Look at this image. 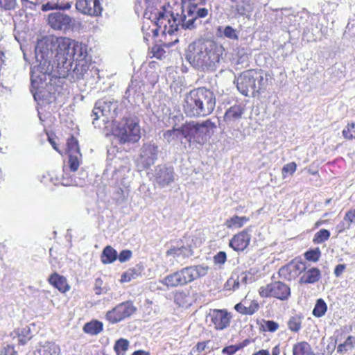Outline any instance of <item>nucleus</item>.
Listing matches in <instances>:
<instances>
[{"instance_id": "f257e3e1", "label": "nucleus", "mask_w": 355, "mask_h": 355, "mask_svg": "<svg viewBox=\"0 0 355 355\" xmlns=\"http://www.w3.org/2000/svg\"><path fill=\"white\" fill-rule=\"evenodd\" d=\"M185 58L198 69L214 71L224 61L225 49L213 40H198L188 46Z\"/></svg>"}, {"instance_id": "f03ea898", "label": "nucleus", "mask_w": 355, "mask_h": 355, "mask_svg": "<svg viewBox=\"0 0 355 355\" xmlns=\"http://www.w3.org/2000/svg\"><path fill=\"white\" fill-rule=\"evenodd\" d=\"M53 46L56 48L55 58L60 77H64L67 74L74 62L89 60L87 46L81 42L71 40L67 37H58Z\"/></svg>"}, {"instance_id": "7ed1b4c3", "label": "nucleus", "mask_w": 355, "mask_h": 355, "mask_svg": "<svg viewBox=\"0 0 355 355\" xmlns=\"http://www.w3.org/2000/svg\"><path fill=\"white\" fill-rule=\"evenodd\" d=\"M211 16V6L207 7L203 2L189 0L186 8L182 10V15L175 26H181L184 29L194 30L204 24V19Z\"/></svg>"}, {"instance_id": "20e7f679", "label": "nucleus", "mask_w": 355, "mask_h": 355, "mask_svg": "<svg viewBox=\"0 0 355 355\" xmlns=\"http://www.w3.org/2000/svg\"><path fill=\"white\" fill-rule=\"evenodd\" d=\"M209 267L203 264L182 268L164 277L159 282L168 288L184 286L207 275Z\"/></svg>"}, {"instance_id": "39448f33", "label": "nucleus", "mask_w": 355, "mask_h": 355, "mask_svg": "<svg viewBox=\"0 0 355 355\" xmlns=\"http://www.w3.org/2000/svg\"><path fill=\"white\" fill-rule=\"evenodd\" d=\"M112 133L120 144L135 143L141 138V128L137 117H123L113 125Z\"/></svg>"}, {"instance_id": "423d86ee", "label": "nucleus", "mask_w": 355, "mask_h": 355, "mask_svg": "<svg viewBox=\"0 0 355 355\" xmlns=\"http://www.w3.org/2000/svg\"><path fill=\"white\" fill-rule=\"evenodd\" d=\"M267 78L263 73L255 70H248L243 72L236 79L238 90L244 96L259 93L267 85Z\"/></svg>"}, {"instance_id": "0eeeda50", "label": "nucleus", "mask_w": 355, "mask_h": 355, "mask_svg": "<svg viewBox=\"0 0 355 355\" xmlns=\"http://www.w3.org/2000/svg\"><path fill=\"white\" fill-rule=\"evenodd\" d=\"M215 128L214 123L209 119L200 123L194 121L188 122L181 126L182 137L189 142L193 141L202 144L209 137L211 132Z\"/></svg>"}, {"instance_id": "6e6552de", "label": "nucleus", "mask_w": 355, "mask_h": 355, "mask_svg": "<svg viewBox=\"0 0 355 355\" xmlns=\"http://www.w3.org/2000/svg\"><path fill=\"white\" fill-rule=\"evenodd\" d=\"M117 101L101 99L96 102L91 117L95 128H102L110 120L116 116Z\"/></svg>"}, {"instance_id": "1a4fd4ad", "label": "nucleus", "mask_w": 355, "mask_h": 355, "mask_svg": "<svg viewBox=\"0 0 355 355\" xmlns=\"http://www.w3.org/2000/svg\"><path fill=\"white\" fill-rule=\"evenodd\" d=\"M41 55L40 63L34 66L31 70V80L33 87H38L40 84L46 80V76H50L53 71V65L49 60V52L40 49L39 46L36 47V58L38 60L39 52Z\"/></svg>"}, {"instance_id": "9d476101", "label": "nucleus", "mask_w": 355, "mask_h": 355, "mask_svg": "<svg viewBox=\"0 0 355 355\" xmlns=\"http://www.w3.org/2000/svg\"><path fill=\"white\" fill-rule=\"evenodd\" d=\"M259 293L261 297H275L284 301L290 297L291 288L286 284L277 281L261 286Z\"/></svg>"}, {"instance_id": "9b49d317", "label": "nucleus", "mask_w": 355, "mask_h": 355, "mask_svg": "<svg viewBox=\"0 0 355 355\" xmlns=\"http://www.w3.org/2000/svg\"><path fill=\"white\" fill-rule=\"evenodd\" d=\"M136 307L132 302H122L106 313V319L112 324L117 323L130 317L135 311Z\"/></svg>"}, {"instance_id": "f8f14e48", "label": "nucleus", "mask_w": 355, "mask_h": 355, "mask_svg": "<svg viewBox=\"0 0 355 355\" xmlns=\"http://www.w3.org/2000/svg\"><path fill=\"white\" fill-rule=\"evenodd\" d=\"M197 95L200 105V116H206L214 111L216 107V96L212 91L205 87L197 88Z\"/></svg>"}, {"instance_id": "ddd939ff", "label": "nucleus", "mask_w": 355, "mask_h": 355, "mask_svg": "<svg viewBox=\"0 0 355 355\" xmlns=\"http://www.w3.org/2000/svg\"><path fill=\"white\" fill-rule=\"evenodd\" d=\"M171 17L173 19V22L166 13L163 12H157L155 13V19L157 28L152 30L155 37L158 36L159 31H162L163 34H172L175 30H177L178 26H175L177 19L172 15Z\"/></svg>"}, {"instance_id": "4468645a", "label": "nucleus", "mask_w": 355, "mask_h": 355, "mask_svg": "<svg viewBox=\"0 0 355 355\" xmlns=\"http://www.w3.org/2000/svg\"><path fill=\"white\" fill-rule=\"evenodd\" d=\"M208 317L216 330L227 329L230 326L232 318V313L226 309L210 310Z\"/></svg>"}, {"instance_id": "2eb2a0df", "label": "nucleus", "mask_w": 355, "mask_h": 355, "mask_svg": "<svg viewBox=\"0 0 355 355\" xmlns=\"http://www.w3.org/2000/svg\"><path fill=\"white\" fill-rule=\"evenodd\" d=\"M198 96L197 89H194L187 93L183 101V110L187 116L201 117L200 116V105L198 104Z\"/></svg>"}, {"instance_id": "dca6fc26", "label": "nucleus", "mask_w": 355, "mask_h": 355, "mask_svg": "<svg viewBox=\"0 0 355 355\" xmlns=\"http://www.w3.org/2000/svg\"><path fill=\"white\" fill-rule=\"evenodd\" d=\"M158 146L154 142L143 144L140 150L139 162L143 167L147 168L155 164L158 155Z\"/></svg>"}, {"instance_id": "f3484780", "label": "nucleus", "mask_w": 355, "mask_h": 355, "mask_svg": "<svg viewBox=\"0 0 355 355\" xmlns=\"http://www.w3.org/2000/svg\"><path fill=\"white\" fill-rule=\"evenodd\" d=\"M71 18L67 14L56 11L48 16V24L54 30L66 31L69 28Z\"/></svg>"}, {"instance_id": "a211bd4d", "label": "nucleus", "mask_w": 355, "mask_h": 355, "mask_svg": "<svg viewBox=\"0 0 355 355\" xmlns=\"http://www.w3.org/2000/svg\"><path fill=\"white\" fill-rule=\"evenodd\" d=\"M155 180L160 187H165L175 180V173L172 167L158 166L155 172Z\"/></svg>"}, {"instance_id": "6ab92c4d", "label": "nucleus", "mask_w": 355, "mask_h": 355, "mask_svg": "<svg viewBox=\"0 0 355 355\" xmlns=\"http://www.w3.org/2000/svg\"><path fill=\"white\" fill-rule=\"evenodd\" d=\"M76 7L82 13L91 16H98L103 10L100 0H79Z\"/></svg>"}, {"instance_id": "aec40b11", "label": "nucleus", "mask_w": 355, "mask_h": 355, "mask_svg": "<svg viewBox=\"0 0 355 355\" xmlns=\"http://www.w3.org/2000/svg\"><path fill=\"white\" fill-rule=\"evenodd\" d=\"M250 227L234 235L230 241V246L236 252L243 251L249 245L251 236Z\"/></svg>"}, {"instance_id": "412c9836", "label": "nucleus", "mask_w": 355, "mask_h": 355, "mask_svg": "<svg viewBox=\"0 0 355 355\" xmlns=\"http://www.w3.org/2000/svg\"><path fill=\"white\" fill-rule=\"evenodd\" d=\"M305 269V266L302 262L292 261L287 266L281 268L279 272L280 276L290 280L295 278Z\"/></svg>"}, {"instance_id": "4be33fe9", "label": "nucleus", "mask_w": 355, "mask_h": 355, "mask_svg": "<svg viewBox=\"0 0 355 355\" xmlns=\"http://www.w3.org/2000/svg\"><path fill=\"white\" fill-rule=\"evenodd\" d=\"M73 64H75L74 67L73 68L72 66L64 78L71 76L74 80L84 78L85 74L87 73L90 66L89 60H80V62H74Z\"/></svg>"}, {"instance_id": "5701e85b", "label": "nucleus", "mask_w": 355, "mask_h": 355, "mask_svg": "<svg viewBox=\"0 0 355 355\" xmlns=\"http://www.w3.org/2000/svg\"><path fill=\"white\" fill-rule=\"evenodd\" d=\"M232 10L238 16H248L254 10L251 0H232Z\"/></svg>"}, {"instance_id": "b1692460", "label": "nucleus", "mask_w": 355, "mask_h": 355, "mask_svg": "<svg viewBox=\"0 0 355 355\" xmlns=\"http://www.w3.org/2000/svg\"><path fill=\"white\" fill-rule=\"evenodd\" d=\"M244 112L243 105H234L226 110L224 121L227 125H233L242 118Z\"/></svg>"}, {"instance_id": "393cba45", "label": "nucleus", "mask_w": 355, "mask_h": 355, "mask_svg": "<svg viewBox=\"0 0 355 355\" xmlns=\"http://www.w3.org/2000/svg\"><path fill=\"white\" fill-rule=\"evenodd\" d=\"M166 254L173 257L178 262H180L193 256V251L190 245L174 247L168 250Z\"/></svg>"}, {"instance_id": "a878e982", "label": "nucleus", "mask_w": 355, "mask_h": 355, "mask_svg": "<svg viewBox=\"0 0 355 355\" xmlns=\"http://www.w3.org/2000/svg\"><path fill=\"white\" fill-rule=\"evenodd\" d=\"M282 14V23L286 26H293L295 28L299 26V19L300 17L293 13L291 8H283L281 9Z\"/></svg>"}, {"instance_id": "bb28decb", "label": "nucleus", "mask_w": 355, "mask_h": 355, "mask_svg": "<svg viewBox=\"0 0 355 355\" xmlns=\"http://www.w3.org/2000/svg\"><path fill=\"white\" fill-rule=\"evenodd\" d=\"M10 336L13 339H17L19 345H25L32 338L31 328L28 326L18 328L14 330Z\"/></svg>"}, {"instance_id": "cd10ccee", "label": "nucleus", "mask_w": 355, "mask_h": 355, "mask_svg": "<svg viewBox=\"0 0 355 355\" xmlns=\"http://www.w3.org/2000/svg\"><path fill=\"white\" fill-rule=\"evenodd\" d=\"M48 280L51 285H53L61 293H65L70 288L69 284H67V279L56 272L52 274Z\"/></svg>"}, {"instance_id": "c85d7f7f", "label": "nucleus", "mask_w": 355, "mask_h": 355, "mask_svg": "<svg viewBox=\"0 0 355 355\" xmlns=\"http://www.w3.org/2000/svg\"><path fill=\"white\" fill-rule=\"evenodd\" d=\"M321 277L320 270L317 268H311L305 271L300 277L301 284H313L317 282Z\"/></svg>"}, {"instance_id": "c756f323", "label": "nucleus", "mask_w": 355, "mask_h": 355, "mask_svg": "<svg viewBox=\"0 0 355 355\" xmlns=\"http://www.w3.org/2000/svg\"><path fill=\"white\" fill-rule=\"evenodd\" d=\"M79 174L80 175V177H78L76 175H74L73 178H69L63 176L62 184L64 186H83L85 183V180L87 178V173L84 171H81Z\"/></svg>"}, {"instance_id": "7c9ffc66", "label": "nucleus", "mask_w": 355, "mask_h": 355, "mask_svg": "<svg viewBox=\"0 0 355 355\" xmlns=\"http://www.w3.org/2000/svg\"><path fill=\"white\" fill-rule=\"evenodd\" d=\"M40 355H59L60 348L53 343L45 342L38 349Z\"/></svg>"}, {"instance_id": "2f4dec72", "label": "nucleus", "mask_w": 355, "mask_h": 355, "mask_svg": "<svg viewBox=\"0 0 355 355\" xmlns=\"http://www.w3.org/2000/svg\"><path fill=\"white\" fill-rule=\"evenodd\" d=\"M248 221L249 218L246 216H233L225 222V225L229 229L241 228Z\"/></svg>"}, {"instance_id": "473e14b6", "label": "nucleus", "mask_w": 355, "mask_h": 355, "mask_svg": "<svg viewBox=\"0 0 355 355\" xmlns=\"http://www.w3.org/2000/svg\"><path fill=\"white\" fill-rule=\"evenodd\" d=\"M234 309L241 314L252 315L259 309V304L254 301L250 302L248 306L239 303L235 305Z\"/></svg>"}, {"instance_id": "72a5a7b5", "label": "nucleus", "mask_w": 355, "mask_h": 355, "mask_svg": "<svg viewBox=\"0 0 355 355\" xmlns=\"http://www.w3.org/2000/svg\"><path fill=\"white\" fill-rule=\"evenodd\" d=\"M103 324L98 320L87 322L83 327V331L89 335H97L103 331Z\"/></svg>"}, {"instance_id": "f704fd0d", "label": "nucleus", "mask_w": 355, "mask_h": 355, "mask_svg": "<svg viewBox=\"0 0 355 355\" xmlns=\"http://www.w3.org/2000/svg\"><path fill=\"white\" fill-rule=\"evenodd\" d=\"M293 355H313L310 345L306 342H300L294 345L293 347Z\"/></svg>"}, {"instance_id": "c9c22d12", "label": "nucleus", "mask_w": 355, "mask_h": 355, "mask_svg": "<svg viewBox=\"0 0 355 355\" xmlns=\"http://www.w3.org/2000/svg\"><path fill=\"white\" fill-rule=\"evenodd\" d=\"M117 259V252L116 251L108 245L106 246L101 255V261L103 263L107 264L114 262Z\"/></svg>"}, {"instance_id": "e433bc0d", "label": "nucleus", "mask_w": 355, "mask_h": 355, "mask_svg": "<svg viewBox=\"0 0 355 355\" xmlns=\"http://www.w3.org/2000/svg\"><path fill=\"white\" fill-rule=\"evenodd\" d=\"M140 267H135L128 269L121 277V282H129L132 279L137 278L141 275Z\"/></svg>"}, {"instance_id": "4c0bfd02", "label": "nucleus", "mask_w": 355, "mask_h": 355, "mask_svg": "<svg viewBox=\"0 0 355 355\" xmlns=\"http://www.w3.org/2000/svg\"><path fill=\"white\" fill-rule=\"evenodd\" d=\"M180 136H182L181 127L166 130L163 135V138L167 143L171 144L178 140Z\"/></svg>"}, {"instance_id": "58836bf2", "label": "nucleus", "mask_w": 355, "mask_h": 355, "mask_svg": "<svg viewBox=\"0 0 355 355\" xmlns=\"http://www.w3.org/2000/svg\"><path fill=\"white\" fill-rule=\"evenodd\" d=\"M68 155L70 170L76 172L82 162V155L80 152H76V153L68 154Z\"/></svg>"}, {"instance_id": "ea45409f", "label": "nucleus", "mask_w": 355, "mask_h": 355, "mask_svg": "<svg viewBox=\"0 0 355 355\" xmlns=\"http://www.w3.org/2000/svg\"><path fill=\"white\" fill-rule=\"evenodd\" d=\"M218 31L222 33V35L230 40H237L239 39V32L230 26L225 27L219 26Z\"/></svg>"}, {"instance_id": "a19ab883", "label": "nucleus", "mask_w": 355, "mask_h": 355, "mask_svg": "<svg viewBox=\"0 0 355 355\" xmlns=\"http://www.w3.org/2000/svg\"><path fill=\"white\" fill-rule=\"evenodd\" d=\"M175 301L181 306L191 304V297L189 293L183 291L175 293Z\"/></svg>"}, {"instance_id": "79ce46f5", "label": "nucleus", "mask_w": 355, "mask_h": 355, "mask_svg": "<svg viewBox=\"0 0 355 355\" xmlns=\"http://www.w3.org/2000/svg\"><path fill=\"white\" fill-rule=\"evenodd\" d=\"M327 310V306L322 299H318L313 310V315L317 318L323 316Z\"/></svg>"}, {"instance_id": "37998d69", "label": "nucleus", "mask_w": 355, "mask_h": 355, "mask_svg": "<svg viewBox=\"0 0 355 355\" xmlns=\"http://www.w3.org/2000/svg\"><path fill=\"white\" fill-rule=\"evenodd\" d=\"M59 0H47V2L45 4H43L42 6V10L43 11H48L53 9H62L66 10L69 9L71 7L69 3L65 4L64 6H59Z\"/></svg>"}, {"instance_id": "c03bdc74", "label": "nucleus", "mask_w": 355, "mask_h": 355, "mask_svg": "<svg viewBox=\"0 0 355 355\" xmlns=\"http://www.w3.org/2000/svg\"><path fill=\"white\" fill-rule=\"evenodd\" d=\"M302 326V317L295 315L291 317L288 321V329L294 332H297L301 329Z\"/></svg>"}, {"instance_id": "a18cd8bd", "label": "nucleus", "mask_w": 355, "mask_h": 355, "mask_svg": "<svg viewBox=\"0 0 355 355\" xmlns=\"http://www.w3.org/2000/svg\"><path fill=\"white\" fill-rule=\"evenodd\" d=\"M330 237V232L327 230L321 229L318 232L315 233L313 242L315 243H322L324 241H327Z\"/></svg>"}, {"instance_id": "49530a36", "label": "nucleus", "mask_w": 355, "mask_h": 355, "mask_svg": "<svg viewBox=\"0 0 355 355\" xmlns=\"http://www.w3.org/2000/svg\"><path fill=\"white\" fill-rule=\"evenodd\" d=\"M67 146L68 154H73L76 153V152H80L78 140L73 137H71L68 139Z\"/></svg>"}, {"instance_id": "de8ad7c7", "label": "nucleus", "mask_w": 355, "mask_h": 355, "mask_svg": "<svg viewBox=\"0 0 355 355\" xmlns=\"http://www.w3.org/2000/svg\"><path fill=\"white\" fill-rule=\"evenodd\" d=\"M320 250L319 248H315L314 250H311L305 252L304 257L308 261L316 262L319 260L320 257Z\"/></svg>"}, {"instance_id": "09e8293b", "label": "nucleus", "mask_w": 355, "mask_h": 355, "mask_svg": "<svg viewBox=\"0 0 355 355\" xmlns=\"http://www.w3.org/2000/svg\"><path fill=\"white\" fill-rule=\"evenodd\" d=\"M279 324L273 320H263L261 328L263 331L275 332L279 329Z\"/></svg>"}, {"instance_id": "8fccbe9b", "label": "nucleus", "mask_w": 355, "mask_h": 355, "mask_svg": "<svg viewBox=\"0 0 355 355\" xmlns=\"http://www.w3.org/2000/svg\"><path fill=\"white\" fill-rule=\"evenodd\" d=\"M297 168V164L292 162L285 164L282 169V174L283 178H286L287 174L293 175Z\"/></svg>"}, {"instance_id": "3c124183", "label": "nucleus", "mask_w": 355, "mask_h": 355, "mask_svg": "<svg viewBox=\"0 0 355 355\" xmlns=\"http://www.w3.org/2000/svg\"><path fill=\"white\" fill-rule=\"evenodd\" d=\"M129 346V342L126 339L120 338L114 345V350L119 354L120 352H125Z\"/></svg>"}, {"instance_id": "603ef678", "label": "nucleus", "mask_w": 355, "mask_h": 355, "mask_svg": "<svg viewBox=\"0 0 355 355\" xmlns=\"http://www.w3.org/2000/svg\"><path fill=\"white\" fill-rule=\"evenodd\" d=\"M150 53L152 54V57L162 59L165 57L166 51L162 46L156 44L152 47Z\"/></svg>"}, {"instance_id": "864d4df0", "label": "nucleus", "mask_w": 355, "mask_h": 355, "mask_svg": "<svg viewBox=\"0 0 355 355\" xmlns=\"http://www.w3.org/2000/svg\"><path fill=\"white\" fill-rule=\"evenodd\" d=\"M343 135L345 139H355V123L349 124L343 130Z\"/></svg>"}, {"instance_id": "5fc2aeb1", "label": "nucleus", "mask_w": 355, "mask_h": 355, "mask_svg": "<svg viewBox=\"0 0 355 355\" xmlns=\"http://www.w3.org/2000/svg\"><path fill=\"white\" fill-rule=\"evenodd\" d=\"M209 341L199 342L197 345L191 349V355H200V353L204 352L207 348V345Z\"/></svg>"}, {"instance_id": "6e6d98bb", "label": "nucleus", "mask_w": 355, "mask_h": 355, "mask_svg": "<svg viewBox=\"0 0 355 355\" xmlns=\"http://www.w3.org/2000/svg\"><path fill=\"white\" fill-rule=\"evenodd\" d=\"M241 282L239 280V277H237L236 279H234L233 277H230L227 283H226V287L228 289L236 291L240 288Z\"/></svg>"}, {"instance_id": "4d7b16f0", "label": "nucleus", "mask_w": 355, "mask_h": 355, "mask_svg": "<svg viewBox=\"0 0 355 355\" xmlns=\"http://www.w3.org/2000/svg\"><path fill=\"white\" fill-rule=\"evenodd\" d=\"M16 5V0H0V8L3 10L14 9Z\"/></svg>"}, {"instance_id": "13d9d810", "label": "nucleus", "mask_w": 355, "mask_h": 355, "mask_svg": "<svg viewBox=\"0 0 355 355\" xmlns=\"http://www.w3.org/2000/svg\"><path fill=\"white\" fill-rule=\"evenodd\" d=\"M355 345V338L353 336H349L344 343L340 344L338 347V351H343V349L346 350V347L349 346L350 347H353Z\"/></svg>"}, {"instance_id": "bf43d9fd", "label": "nucleus", "mask_w": 355, "mask_h": 355, "mask_svg": "<svg viewBox=\"0 0 355 355\" xmlns=\"http://www.w3.org/2000/svg\"><path fill=\"white\" fill-rule=\"evenodd\" d=\"M344 218L350 226L355 225V209L347 211Z\"/></svg>"}, {"instance_id": "052dcab7", "label": "nucleus", "mask_w": 355, "mask_h": 355, "mask_svg": "<svg viewBox=\"0 0 355 355\" xmlns=\"http://www.w3.org/2000/svg\"><path fill=\"white\" fill-rule=\"evenodd\" d=\"M132 257V252L129 250H122L119 256H117V258L119 259V261L123 263L125 262L128 260H129Z\"/></svg>"}, {"instance_id": "680f3d73", "label": "nucleus", "mask_w": 355, "mask_h": 355, "mask_svg": "<svg viewBox=\"0 0 355 355\" xmlns=\"http://www.w3.org/2000/svg\"><path fill=\"white\" fill-rule=\"evenodd\" d=\"M227 260V256L225 252L220 251L214 257V261L216 264H223Z\"/></svg>"}, {"instance_id": "e2e57ef3", "label": "nucleus", "mask_w": 355, "mask_h": 355, "mask_svg": "<svg viewBox=\"0 0 355 355\" xmlns=\"http://www.w3.org/2000/svg\"><path fill=\"white\" fill-rule=\"evenodd\" d=\"M238 350H239V348L237 345H230L223 348L222 353L227 355H234Z\"/></svg>"}, {"instance_id": "0e129e2a", "label": "nucleus", "mask_w": 355, "mask_h": 355, "mask_svg": "<svg viewBox=\"0 0 355 355\" xmlns=\"http://www.w3.org/2000/svg\"><path fill=\"white\" fill-rule=\"evenodd\" d=\"M350 228L351 226L349 225L347 221L345 220V218H343V220L336 226V230L339 233L343 232L344 231Z\"/></svg>"}, {"instance_id": "69168bd1", "label": "nucleus", "mask_w": 355, "mask_h": 355, "mask_svg": "<svg viewBox=\"0 0 355 355\" xmlns=\"http://www.w3.org/2000/svg\"><path fill=\"white\" fill-rule=\"evenodd\" d=\"M103 281L101 278H97L95 281L94 291L97 295H101L103 293V289L101 288Z\"/></svg>"}, {"instance_id": "338daca9", "label": "nucleus", "mask_w": 355, "mask_h": 355, "mask_svg": "<svg viewBox=\"0 0 355 355\" xmlns=\"http://www.w3.org/2000/svg\"><path fill=\"white\" fill-rule=\"evenodd\" d=\"M346 266L345 264H338L336 266L334 269V275L336 277H340L343 271L345 270Z\"/></svg>"}, {"instance_id": "774afa93", "label": "nucleus", "mask_w": 355, "mask_h": 355, "mask_svg": "<svg viewBox=\"0 0 355 355\" xmlns=\"http://www.w3.org/2000/svg\"><path fill=\"white\" fill-rule=\"evenodd\" d=\"M3 355H17V352L12 346L8 345L5 347Z\"/></svg>"}]
</instances>
